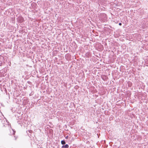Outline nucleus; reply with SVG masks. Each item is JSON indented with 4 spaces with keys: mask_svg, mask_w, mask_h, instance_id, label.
Listing matches in <instances>:
<instances>
[{
    "mask_svg": "<svg viewBox=\"0 0 148 148\" xmlns=\"http://www.w3.org/2000/svg\"><path fill=\"white\" fill-rule=\"evenodd\" d=\"M69 146L67 144H66L64 145H63L62 148H68Z\"/></svg>",
    "mask_w": 148,
    "mask_h": 148,
    "instance_id": "obj_1",
    "label": "nucleus"
},
{
    "mask_svg": "<svg viewBox=\"0 0 148 148\" xmlns=\"http://www.w3.org/2000/svg\"><path fill=\"white\" fill-rule=\"evenodd\" d=\"M61 143L62 145H64L65 144L66 142L64 140H62L61 141Z\"/></svg>",
    "mask_w": 148,
    "mask_h": 148,
    "instance_id": "obj_2",
    "label": "nucleus"
},
{
    "mask_svg": "<svg viewBox=\"0 0 148 148\" xmlns=\"http://www.w3.org/2000/svg\"><path fill=\"white\" fill-rule=\"evenodd\" d=\"M87 54H88V56H90V53H86V56H87Z\"/></svg>",
    "mask_w": 148,
    "mask_h": 148,
    "instance_id": "obj_3",
    "label": "nucleus"
},
{
    "mask_svg": "<svg viewBox=\"0 0 148 148\" xmlns=\"http://www.w3.org/2000/svg\"><path fill=\"white\" fill-rule=\"evenodd\" d=\"M65 138L66 139H67L68 138V136H67L65 137Z\"/></svg>",
    "mask_w": 148,
    "mask_h": 148,
    "instance_id": "obj_4",
    "label": "nucleus"
},
{
    "mask_svg": "<svg viewBox=\"0 0 148 148\" xmlns=\"http://www.w3.org/2000/svg\"><path fill=\"white\" fill-rule=\"evenodd\" d=\"M119 25L120 26L121 25H122V23H119Z\"/></svg>",
    "mask_w": 148,
    "mask_h": 148,
    "instance_id": "obj_5",
    "label": "nucleus"
},
{
    "mask_svg": "<svg viewBox=\"0 0 148 148\" xmlns=\"http://www.w3.org/2000/svg\"><path fill=\"white\" fill-rule=\"evenodd\" d=\"M15 133V132L14 131V133L13 134H14H14Z\"/></svg>",
    "mask_w": 148,
    "mask_h": 148,
    "instance_id": "obj_6",
    "label": "nucleus"
},
{
    "mask_svg": "<svg viewBox=\"0 0 148 148\" xmlns=\"http://www.w3.org/2000/svg\"><path fill=\"white\" fill-rule=\"evenodd\" d=\"M103 79L104 80H105L103 78Z\"/></svg>",
    "mask_w": 148,
    "mask_h": 148,
    "instance_id": "obj_7",
    "label": "nucleus"
}]
</instances>
